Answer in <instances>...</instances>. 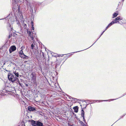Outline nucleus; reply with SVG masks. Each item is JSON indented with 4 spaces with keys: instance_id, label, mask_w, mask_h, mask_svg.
<instances>
[{
    "instance_id": "18",
    "label": "nucleus",
    "mask_w": 126,
    "mask_h": 126,
    "mask_svg": "<svg viewBox=\"0 0 126 126\" xmlns=\"http://www.w3.org/2000/svg\"><path fill=\"white\" fill-rule=\"evenodd\" d=\"M122 21H123L122 20H121L120 21V22H119L118 23L120 24H122L124 23V22Z\"/></svg>"
},
{
    "instance_id": "29",
    "label": "nucleus",
    "mask_w": 126,
    "mask_h": 126,
    "mask_svg": "<svg viewBox=\"0 0 126 126\" xmlns=\"http://www.w3.org/2000/svg\"><path fill=\"white\" fill-rule=\"evenodd\" d=\"M102 101H107L108 100H103Z\"/></svg>"
},
{
    "instance_id": "16",
    "label": "nucleus",
    "mask_w": 126,
    "mask_h": 126,
    "mask_svg": "<svg viewBox=\"0 0 126 126\" xmlns=\"http://www.w3.org/2000/svg\"><path fill=\"white\" fill-rule=\"evenodd\" d=\"M31 48L32 49H33L34 46L33 44H32L31 46Z\"/></svg>"
},
{
    "instance_id": "1",
    "label": "nucleus",
    "mask_w": 126,
    "mask_h": 126,
    "mask_svg": "<svg viewBox=\"0 0 126 126\" xmlns=\"http://www.w3.org/2000/svg\"><path fill=\"white\" fill-rule=\"evenodd\" d=\"M8 77L10 81L12 82H13L15 81H16L18 82H19V81L17 78L16 77H14V76L12 74H11L10 72L8 73Z\"/></svg>"
},
{
    "instance_id": "12",
    "label": "nucleus",
    "mask_w": 126,
    "mask_h": 126,
    "mask_svg": "<svg viewBox=\"0 0 126 126\" xmlns=\"http://www.w3.org/2000/svg\"><path fill=\"white\" fill-rule=\"evenodd\" d=\"M84 112L83 110L81 111V115L82 117H83V119L84 121H85L84 118Z\"/></svg>"
},
{
    "instance_id": "33",
    "label": "nucleus",
    "mask_w": 126,
    "mask_h": 126,
    "mask_svg": "<svg viewBox=\"0 0 126 126\" xmlns=\"http://www.w3.org/2000/svg\"><path fill=\"white\" fill-rule=\"evenodd\" d=\"M90 102L92 103V102L91 101V100H90Z\"/></svg>"
},
{
    "instance_id": "35",
    "label": "nucleus",
    "mask_w": 126,
    "mask_h": 126,
    "mask_svg": "<svg viewBox=\"0 0 126 126\" xmlns=\"http://www.w3.org/2000/svg\"><path fill=\"white\" fill-rule=\"evenodd\" d=\"M0 19V20H1V19Z\"/></svg>"
},
{
    "instance_id": "28",
    "label": "nucleus",
    "mask_w": 126,
    "mask_h": 126,
    "mask_svg": "<svg viewBox=\"0 0 126 126\" xmlns=\"http://www.w3.org/2000/svg\"><path fill=\"white\" fill-rule=\"evenodd\" d=\"M69 98H70V99H71V98H72V97H71V96H70V97H69Z\"/></svg>"
},
{
    "instance_id": "6",
    "label": "nucleus",
    "mask_w": 126,
    "mask_h": 126,
    "mask_svg": "<svg viewBox=\"0 0 126 126\" xmlns=\"http://www.w3.org/2000/svg\"><path fill=\"white\" fill-rule=\"evenodd\" d=\"M31 77L32 78V80L33 82V83L34 84L36 82V77L34 76L33 73H32L31 75Z\"/></svg>"
},
{
    "instance_id": "37",
    "label": "nucleus",
    "mask_w": 126,
    "mask_h": 126,
    "mask_svg": "<svg viewBox=\"0 0 126 126\" xmlns=\"http://www.w3.org/2000/svg\"><path fill=\"white\" fill-rule=\"evenodd\" d=\"M72 99H75V98H72Z\"/></svg>"
},
{
    "instance_id": "32",
    "label": "nucleus",
    "mask_w": 126,
    "mask_h": 126,
    "mask_svg": "<svg viewBox=\"0 0 126 126\" xmlns=\"http://www.w3.org/2000/svg\"><path fill=\"white\" fill-rule=\"evenodd\" d=\"M26 86H28V85L27 84H26Z\"/></svg>"
},
{
    "instance_id": "14",
    "label": "nucleus",
    "mask_w": 126,
    "mask_h": 126,
    "mask_svg": "<svg viewBox=\"0 0 126 126\" xmlns=\"http://www.w3.org/2000/svg\"><path fill=\"white\" fill-rule=\"evenodd\" d=\"M118 15V14L117 13H114L113 15V18H114L115 17H116Z\"/></svg>"
},
{
    "instance_id": "2",
    "label": "nucleus",
    "mask_w": 126,
    "mask_h": 126,
    "mask_svg": "<svg viewBox=\"0 0 126 126\" xmlns=\"http://www.w3.org/2000/svg\"><path fill=\"white\" fill-rule=\"evenodd\" d=\"M18 53L20 57L22 58L27 59H28V56H27L26 55H25L23 51L22 50H20L18 52Z\"/></svg>"
},
{
    "instance_id": "27",
    "label": "nucleus",
    "mask_w": 126,
    "mask_h": 126,
    "mask_svg": "<svg viewBox=\"0 0 126 126\" xmlns=\"http://www.w3.org/2000/svg\"><path fill=\"white\" fill-rule=\"evenodd\" d=\"M83 126H86V125H84Z\"/></svg>"
},
{
    "instance_id": "13",
    "label": "nucleus",
    "mask_w": 126,
    "mask_h": 126,
    "mask_svg": "<svg viewBox=\"0 0 126 126\" xmlns=\"http://www.w3.org/2000/svg\"><path fill=\"white\" fill-rule=\"evenodd\" d=\"M112 25V23H110L107 26V27H106V28L105 29V31H106L108 28L110 27V26H111Z\"/></svg>"
},
{
    "instance_id": "19",
    "label": "nucleus",
    "mask_w": 126,
    "mask_h": 126,
    "mask_svg": "<svg viewBox=\"0 0 126 126\" xmlns=\"http://www.w3.org/2000/svg\"><path fill=\"white\" fill-rule=\"evenodd\" d=\"M27 5L28 7H31V6L30 5V3L29 2H28L27 3Z\"/></svg>"
},
{
    "instance_id": "25",
    "label": "nucleus",
    "mask_w": 126,
    "mask_h": 126,
    "mask_svg": "<svg viewBox=\"0 0 126 126\" xmlns=\"http://www.w3.org/2000/svg\"><path fill=\"white\" fill-rule=\"evenodd\" d=\"M3 63V65H4L5 64V62H4V63Z\"/></svg>"
},
{
    "instance_id": "11",
    "label": "nucleus",
    "mask_w": 126,
    "mask_h": 126,
    "mask_svg": "<svg viewBox=\"0 0 126 126\" xmlns=\"http://www.w3.org/2000/svg\"><path fill=\"white\" fill-rule=\"evenodd\" d=\"M73 109L74 110L75 112H77L78 111V107L77 106H76L74 107L73 108Z\"/></svg>"
},
{
    "instance_id": "20",
    "label": "nucleus",
    "mask_w": 126,
    "mask_h": 126,
    "mask_svg": "<svg viewBox=\"0 0 126 126\" xmlns=\"http://www.w3.org/2000/svg\"><path fill=\"white\" fill-rule=\"evenodd\" d=\"M16 23L17 24H19V21L17 20H16Z\"/></svg>"
},
{
    "instance_id": "36",
    "label": "nucleus",
    "mask_w": 126,
    "mask_h": 126,
    "mask_svg": "<svg viewBox=\"0 0 126 126\" xmlns=\"http://www.w3.org/2000/svg\"><path fill=\"white\" fill-rule=\"evenodd\" d=\"M79 51H78V52H79Z\"/></svg>"
},
{
    "instance_id": "23",
    "label": "nucleus",
    "mask_w": 126,
    "mask_h": 126,
    "mask_svg": "<svg viewBox=\"0 0 126 126\" xmlns=\"http://www.w3.org/2000/svg\"><path fill=\"white\" fill-rule=\"evenodd\" d=\"M80 123L81 124L83 125H84L83 122H81Z\"/></svg>"
},
{
    "instance_id": "15",
    "label": "nucleus",
    "mask_w": 126,
    "mask_h": 126,
    "mask_svg": "<svg viewBox=\"0 0 126 126\" xmlns=\"http://www.w3.org/2000/svg\"><path fill=\"white\" fill-rule=\"evenodd\" d=\"M32 29L33 30H34V27H33V22L32 21Z\"/></svg>"
},
{
    "instance_id": "34",
    "label": "nucleus",
    "mask_w": 126,
    "mask_h": 126,
    "mask_svg": "<svg viewBox=\"0 0 126 126\" xmlns=\"http://www.w3.org/2000/svg\"><path fill=\"white\" fill-rule=\"evenodd\" d=\"M22 126V125H19V126Z\"/></svg>"
},
{
    "instance_id": "17",
    "label": "nucleus",
    "mask_w": 126,
    "mask_h": 126,
    "mask_svg": "<svg viewBox=\"0 0 126 126\" xmlns=\"http://www.w3.org/2000/svg\"><path fill=\"white\" fill-rule=\"evenodd\" d=\"M24 48L25 47L24 46H23L20 48V49L23 51V50L24 49Z\"/></svg>"
},
{
    "instance_id": "24",
    "label": "nucleus",
    "mask_w": 126,
    "mask_h": 126,
    "mask_svg": "<svg viewBox=\"0 0 126 126\" xmlns=\"http://www.w3.org/2000/svg\"><path fill=\"white\" fill-rule=\"evenodd\" d=\"M42 55L43 56V58H44V53L43 52H42Z\"/></svg>"
},
{
    "instance_id": "22",
    "label": "nucleus",
    "mask_w": 126,
    "mask_h": 126,
    "mask_svg": "<svg viewBox=\"0 0 126 126\" xmlns=\"http://www.w3.org/2000/svg\"><path fill=\"white\" fill-rule=\"evenodd\" d=\"M4 69L5 70V71H7V72H9V70H6L5 68Z\"/></svg>"
},
{
    "instance_id": "4",
    "label": "nucleus",
    "mask_w": 126,
    "mask_h": 126,
    "mask_svg": "<svg viewBox=\"0 0 126 126\" xmlns=\"http://www.w3.org/2000/svg\"><path fill=\"white\" fill-rule=\"evenodd\" d=\"M16 49V47L15 46H11L9 49V51L10 53H11L13 51H15Z\"/></svg>"
},
{
    "instance_id": "26",
    "label": "nucleus",
    "mask_w": 126,
    "mask_h": 126,
    "mask_svg": "<svg viewBox=\"0 0 126 126\" xmlns=\"http://www.w3.org/2000/svg\"><path fill=\"white\" fill-rule=\"evenodd\" d=\"M9 27H10L11 28V25L10 24H9Z\"/></svg>"
},
{
    "instance_id": "8",
    "label": "nucleus",
    "mask_w": 126,
    "mask_h": 126,
    "mask_svg": "<svg viewBox=\"0 0 126 126\" xmlns=\"http://www.w3.org/2000/svg\"><path fill=\"white\" fill-rule=\"evenodd\" d=\"M28 33L29 34V36L31 37V38L32 40L33 39V33L31 31H28Z\"/></svg>"
},
{
    "instance_id": "9",
    "label": "nucleus",
    "mask_w": 126,
    "mask_h": 126,
    "mask_svg": "<svg viewBox=\"0 0 126 126\" xmlns=\"http://www.w3.org/2000/svg\"><path fill=\"white\" fill-rule=\"evenodd\" d=\"M31 122V123L33 126H36L37 121H36L33 120L29 121Z\"/></svg>"
},
{
    "instance_id": "10",
    "label": "nucleus",
    "mask_w": 126,
    "mask_h": 126,
    "mask_svg": "<svg viewBox=\"0 0 126 126\" xmlns=\"http://www.w3.org/2000/svg\"><path fill=\"white\" fill-rule=\"evenodd\" d=\"M36 126H44L43 124L39 121H37Z\"/></svg>"
},
{
    "instance_id": "5",
    "label": "nucleus",
    "mask_w": 126,
    "mask_h": 126,
    "mask_svg": "<svg viewBox=\"0 0 126 126\" xmlns=\"http://www.w3.org/2000/svg\"><path fill=\"white\" fill-rule=\"evenodd\" d=\"M19 71L18 70H14L13 71V73L15 75L16 77H17V78L19 77V76L20 77H21V76L19 75Z\"/></svg>"
},
{
    "instance_id": "3",
    "label": "nucleus",
    "mask_w": 126,
    "mask_h": 126,
    "mask_svg": "<svg viewBox=\"0 0 126 126\" xmlns=\"http://www.w3.org/2000/svg\"><path fill=\"white\" fill-rule=\"evenodd\" d=\"M122 18L121 16H119L115 18L114 20V21H112L110 23H112V25L114 23H116L118 22L119 23V20H122Z\"/></svg>"
},
{
    "instance_id": "7",
    "label": "nucleus",
    "mask_w": 126,
    "mask_h": 126,
    "mask_svg": "<svg viewBox=\"0 0 126 126\" xmlns=\"http://www.w3.org/2000/svg\"><path fill=\"white\" fill-rule=\"evenodd\" d=\"M28 110L30 111H33L36 110V109L34 108L31 106L28 107Z\"/></svg>"
},
{
    "instance_id": "30",
    "label": "nucleus",
    "mask_w": 126,
    "mask_h": 126,
    "mask_svg": "<svg viewBox=\"0 0 126 126\" xmlns=\"http://www.w3.org/2000/svg\"><path fill=\"white\" fill-rule=\"evenodd\" d=\"M69 126H73L72 125H69Z\"/></svg>"
},
{
    "instance_id": "21",
    "label": "nucleus",
    "mask_w": 126,
    "mask_h": 126,
    "mask_svg": "<svg viewBox=\"0 0 126 126\" xmlns=\"http://www.w3.org/2000/svg\"><path fill=\"white\" fill-rule=\"evenodd\" d=\"M105 31H104L102 32V33H101V34L100 35V37H99V38H100V36H101L102 35V34H103V33H104V32H105Z\"/></svg>"
},
{
    "instance_id": "31",
    "label": "nucleus",
    "mask_w": 126,
    "mask_h": 126,
    "mask_svg": "<svg viewBox=\"0 0 126 126\" xmlns=\"http://www.w3.org/2000/svg\"><path fill=\"white\" fill-rule=\"evenodd\" d=\"M43 58V59H45V57L44 56V58Z\"/></svg>"
}]
</instances>
